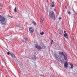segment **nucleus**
Wrapping results in <instances>:
<instances>
[{
  "label": "nucleus",
  "instance_id": "f257e3e1",
  "mask_svg": "<svg viewBox=\"0 0 77 77\" xmlns=\"http://www.w3.org/2000/svg\"><path fill=\"white\" fill-rule=\"evenodd\" d=\"M0 21L1 24L2 25H6V21H5V18L2 15L0 16Z\"/></svg>",
  "mask_w": 77,
  "mask_h": 77
},
{
  "label": "nucleus",
  "instance_id": "f03ea898",
  "mask_svg": "<svg viewBox=\"0 0 77 77\" xmlns=\"http://www.w3.org/2000/svg\"><path fill=\"white\" fill-rule=\"evenodd\" d=\"M49 16V17L51 18L54 21L55 20V15L54 14V12L53 11H50Z\"/></svg>",
  "mask_w": 77,
  "mask_h": 77
},
{
  "label": "nucleus",
  "instance_id": "7ed1b4c3",
  "mask_svg": "<svg viewBox=\"0 0 77 77\" xmlns=\"http://www.w3.org/2000/svg\"><path fill=\"white\" fill-rule=\"evenodd\" d=\"M58 53L60 54V57H61V58H62V56H63L65 54L64 53L62 52V51H59Z\"/></svg>",
  "mask_w": 77,
  "mask_h": 77
},
{
  "label": "nucleus",
  "instance_id": "20e7f679",
  "mask_svg": "<svg viewBox=\"0 0 77 77\" xmlns=\"http://www.w3.org/2000/svg\"><path fill=\"white\" fill-rule=\"evenodd\" d=\"M22 42L27 43V38H23L22 40Z\"/></svg>",
  "mask_w": 77,
  "mask_h": 77
},
{
  "label": "nucleus",
  "instance_id": "39448f33",
  "mask_svg": "<svg viewBox=\"0 0 77 77\" xmlns=\"http://www.w3.org/2000/svg\"><path fill=\"white\" fill-rule=\"evenodd\" d=\"M29 30L30 33H33L34 31V29L33 27H30L29 28Z\"/></svg>",
  "mask_w": 77,
  "mask_h": 77
},
{
  "label": "nucleus",
  "instance_id": "423d86ee",
  "mask_svg": "<svg viewBox=\"0 0 77 77\" xmlns=\"http://www.w3.org/2000/svg\"><path fill=\"white\" fill-rule=\"evenodd\" d=\"M54 56L57 60H59V55H57L56 54L54 53Z\"/></svg>",
  "mask_w": 77,
  "mask_h": 77
},
{
  "label": "nucleus",
  "instance_id": "0eeeda50",
  "mask_svg": "<svg viewBox=\"0 0 77 77\" xmlns=\"http://www.w3.org/2000/svg\"><path fill=\"white\" fill-rule=\"evenodd\" d=\"M35 47L36 48H37L38 50H41L42 49V48L40 46H38V45H36L35 46Z\"/></svg>",
  "mask_w": 77,
  "mask_h": 77
},
{
  "label": "nucleus",
  "instance_id": "6e6552de",
  "mask_svg": "<svg viewBox=\"0 0 77 77\" xmlns=\"http://www.w3.org/2000/svg\"><path fill=\"white\" fill-rule=\"evenodd\" d=\"M64 65L65 68H66L68 67V62L66 61Z\"/></svg>",
  "mask_w": 77,
  "mask_h": 77
},
{
  "label": "nucleus",
  "instance_id": "1a4fd4ad",
  "mask_svg": "<svg viewBox=\"0 0 77 77\" xmlns=\"http://www.w3.org/2000/svg\"><path fill=\"white\" fill-rule=\"evenodd\" d=\"M59 32L60 35H61V36H62V33H63V31H62L61 30V29H59Z\"/></svg>",
  "mask_w": 77,
  "mask_h": 77
},
{
  "label": "nucleus",
  "instance_id": "9d476101",
  "mask_svg": "<svg viewBox=\"0 0 77 77\" xmlns=\"http://www.w3.org/2000/svg\"><path fill=\"white\" fill-rule=\"evenodd\" d=\"M10 54L13 57H14V58H16V57H15V55L14 54H13L12 53L10 52Z\"/></svg>",
  "mask_w": 77,
  "mask_h": 77
},
{
  "label": "nucleus",
  "instance_id": "9b49d317",
  "mask_svg": "<svg viewBox=\"0 0 77 77\" xmlns=\"http://www.w3.org/2000/svg\"><path fill=\"white\" fill-rule=\"evenodd\" d=\"M64 36L66 38V39H68V35L67 33H66L64 34Z\"/></svg>",
  "mask_w": 77,
  "mask_h": 77
},
{
  "label": "nucleus",
  "instance_id": "f8f14e48",
  "mask_svg": "<svg viewBox=\"0 0 77 77\" xmlns=\"http://www.w3.org/2000/svg\"><path fill=\"white\" fill-rule=\"evenodd\" d=\"M32 59L33 60H34L35 61L36 60H37L38 59V58L34 56L33 57H32Z\"/></svg>",
  "mask_w": 77,
  "mask_h": 77
},
{
  "label": "nucleus",
  "instance_id": "ddd939ff",
  "mask_svg": "<svg viewBox=\"0 0 77 77\" xmlns=\"http://www.w3.org/2000/svg\"><path fill=\"white\" fill-rule=\"evenodd\" d=\"M63 56L64 57V60H67V56L66 55H65V54L64 55H63Z\"/></svg>",
  "mask_w": 77,
  "mask_h": 77
},
{
  "label": "nucleus",
  "instance_id": "4468645a",
  "mask_svg": "<svg viewBox=\"0 0 77 77\" xmlns=\"http://www.w3.org/2000/svg\"><path fill=\"white\" fill-rule=\"evenodd\" d=\"M69 65L71 66V69H72V68H73V65L71 63H69Z\"/></svg>",
  "mask_w": 77,
  "mask_h": 77
},
{
  "label": "nucleus",
  "instance_id": "2eb2a0df",
  "mask_svg": "<svg viewBox=\"0 0 77 77\" xmlns=\"http://www.w3.org/2000/svg\"><path fill=\"white\" fill-rule=\"evenodd\" d=\"M14 11V12H17V7H15V8Z\"/></svg>",
  "mask_w": 77,
  "mask_h": 77
},
{
  "label": "nucleus",
  "instance_id": "dca6fc26",
  "mask_svg": "<svg viewBox=\"0 0 77 77\" xmlns=\"http://www.w3.org/2000/svg\"><path fill=\"white\" fill-rule=\"evenodd\" d=\"M17 27H20L21 26H20V25L19 24H17Z\"/></svg>",
  "mask_w": 77,
  "mask_h": 77
},
{
  "label": "nucleus",
  "instance_id": "f3484780",
  "mask_svg": "<svg viewBox=\"0 0 77 77\" xmlns=\"http://www.w3.org/2000/svg\"><path fill=\"white\" fill-rule=\"evenodd\" d=\"M32 23L33 24H34V25H36V23L34 21L32 22Z\"/></svg>",
  "mask_w": 77,
  "mask_h": 77
},
{
  "label": "nucleus",
  "instance_id": "a211bd4d",
  "mask_svg": "<svg viewBox=\"0 0 77 77\" xmlns=\"http://www.w3.org/2000/svg\"><path fill=\"white\" fill-rule=\"evenodd\" d=\"M43 21H44L43 20H42V19H41V20H40V21H41V23H43Z\"/></svg>",
  "mask_w": 77,
  "mask_h": 77
},
{
  "label": "nucleus",
  "instance_id": "6ab92c4d",
  "mask_svg": "<svg viewBox=\"0 0 77 77\" xmlns=\"http://www.w3.org/2000/svg\"><path fill=\"white\" fill-rule=\"evenodd\" d=\"M40 34L41 35H44V32H40Z\"/></svg>",
  "mask_w": 77,
  "mask_h": 77
},
{
  "label": "nucleus",
  "instance_id": "aec40b11",
  "mask_svg": "<svg viewBox=\"0 0 77 77\" xmlns=\"http://www.w3.org/2000/svg\"><path fill=\"white\" fill-rule=\"evenodd\" d=\"M60 61H61V62L63 63V62H64V60L63 59H62V60H61Z\"/></svg>",
  "mask_w": 77,
  "mask_h": 77
},
{
  "label": "nucleus",
  "instance_id": "412c9836",
  "mask_svg": "<svg viewBox=\"0 0 77 77\" xmlns=\"http://www.w3.org/2000/svg\"><path fill=\"white\" fill-rule=\"evenodd\" d=\"M53 40H52L51 41V44H53Z\"/></svg>",
  "mask_w": 77,
  "mask_h": 77
},
{
  "label": "nucleus",
  "instance_id": "4be33fe9",
  "mask_svg": "<svg viewBox=\"0 0 77 77\" xmlns=\"http://www.w3.org/2000/svg\"><path fill=\"white\" fill-rule=\"evenodd\" d=\"M73 17L74 18H75V14H73L72 15Z\"/></svg>",
  "mask_w": 77,
  "mask_h": 77
},
{
  "label": "nucleus",
  "instance_id": "5701e85b",
  "mask_svg": "<svg viewBox=\"0 0 77 77\" xmlns=\"http://www.w3.org/2000/svg\"><path fill=\"white\" fill-rule=\"evenodd\" d=\"M7 54L8 55H9V54H10V52L9 53V52H7Z\"/></svg>",
  "mask_w": 77,
  "mask_h": 77
},
{
  "label": "nucleus",
  "instance_id": "b1692460",
  "mask_svg": "<svg viewBox=\"0 0 77 77\" xmlns=\"http://www.w3.org/2000/svg\"><path fill=\"white\" fill-rule=\"evenodd\" d=\"M68 14H71V12H70V11H68Z\"/></svg>",
  "mask_w": 77,
  "mask_h": 77
},
{
  "label": "nucleus",
  "instance_id": "393cba45",
  "mask_svg": "<svg viewBox=\"0 0 77 77\" xmlns=\"http://www.w3.org/2000/svg\"><path fill=\"white\" fill-rule=\"evenodd\" d=\"M52 4H53V5H54V1H53V2H52Z\"/></svg>",
  "mask_w": 77,
  "mask_h": 77
},
{
  "label": "nucleus",
  "instance_id": "a878e982",
  "mask_svg": "<svg viewBox=\"0 0 77 77\" xmlns=\"http://www.w3.org/2000/svg\"><path fill=\"white\" fill-rule=\"evenodd\" d=\"M51 6L52 7H54V4H53Z\"/></svg>",
  "mask_w": 77,
  "mask_h": 77
},
{
  "label": "nucleus",
  "instance_id": "bb28decb",
  "mask_svg": "<svg viewBox=\"0 0 77 77\" xmlns=\"http://www.w3.org/2000/svg\"><path fill=\"white\" fill-rule=\"evenodd\" d=\"M65 8H66V9H67V6H66L65 7Z\"/></svg>",
  "mask_w": 77,
  "mask_h": 77
},
{
  "label": "nucleus",
  "instance_id": "cd10ccee",
  "mask_svg": "<svg viewBox=\"0 0 77 77\" xmlns=\"http://www.w3.org/2000/svg\"><path fill=\"white\" fill-rule=\"evenodd\" d=\"M9 17H10V18H12V16H9Z\"/></svg>",
  "mask_w": 77,
  "mask_h": 77
},
{
  "label": "nucleus",
  "instance_id": "c85d7f7f",
  "mask_svg": "<svg viewBox=\"0 0 77 77\" xmlns=\"http://www.w3.org/2000/svg\"><path fill=\"white\" fill-rule=\"evenodd\" d=\"M59 20H61V19H61V17H60L59 18Z\"/></svg>",
  "mask_w": 77,
  "mask_h": 77
},
{
  "label": "nucleus",
  "instance_id": "c756f323",
  "mask_svg": "<svg viewBox=\"0 0 77 77\" xmlns=\"http://www.w3.org/2000/svg\"><path fill=\"white\" fill-rule=\"evenodd\" d=\"M0 8L1 9V8H2V6H1V5H0Z\"/></svg>",
  "mask_w": 77,
  "mask_h": 77
},
{
  "label": "nucleus",
  "instance_id": "7c9ffc66",
  "mask_svg": "<svg viewBox=\"0 0 77 77\" xmlns=\"http://www.w3.org/2000/svg\"><path fill=\"white\" fill-rule=\"evenodd\" d=\"M64 33H66V31H64Z\"/></svg>",
  "mask_w": 77,
  "mask_h": 77
},
{
  "label": "nucleus",
  "instance_id": "2f4dec72",
  "mask_svg": "<svg viewBox=\"0 0 77 77\" xmlns=\"http://www.w3.org/2000/svg\"><path fill=\"white\" fill-rule=\"evenodd\" d=\"M47 2H48V3H49V2H48V0L47 1Z\"/></svg>",
  "mask_w": 77,
  "mask_h": 77
},
{
  "label": "nucleus",
  "instance_id": "473e14b6",
  "mask_svg": "<svg viewBox=\"0 0 77 77\" xmlns=\"http://www.w3.org/2000/svg\"><path fill=\"white\" fill-rule=\"evenodd\" d=\"M54 11H56V10L55 9H54Z\"/></svg>",
  "mask_w": 77,
  "mask_h": 77
}]
</instances>
